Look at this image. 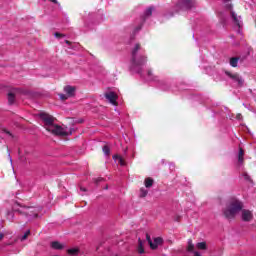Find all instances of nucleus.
Listing matches in <instances>:
<instances>
[{"label": "nucleus", "mask_w": 256, "mask_h": 256, "mask_svg": "<svg viewBox=\"0 0 256 256\" xmlns=\"http://www.w3.org/2000/svg\"><path fill=\"white\" fill-rule=\"evenodd\" d=\"M113 159H115V161H118V163L122 166L125 167V160L123 159V157L119 156V155H114Z\"/></svg>", "instance_id": "nucleus-16"}, {"label": "nucleus", "mask_w": 256, "mask_h": 256, "mask_svg": "<svg viewBox=\"0 0 256 256\" xmlns=\"http://www.w3.org/2000/svg\"><path fill=\"white\" fill-rule=\"evenodd\" d=\"M191 7H193V0H178L176 12L191 9Z\"/></svg>", "instance_id": "nucleus-7"}, {"label": "nucleus", "mask_w": 256, "mask_h": 256, "mask_svg": "<svg viewBox=\"0 0 256 256\" xmlns=\"http://www.w3.org/2000/svg\"><path fill=\"white\" fill-rule=\"evenodd\" d=\"M106 103L117 106V97H106Z\"/></svg>", "instance_id": "nucleus-18"}, {"label": "nucleus", "mask_w": 256, "mask_h": 256, "mask_svg": "<svg viewBox=\"0 0 256 256\" xmlns=\"http://www.w3.org/2000/svg\"><path fill=\"white\" fill-rule=\"evenodd\" d=\"M144 185L147 189L153 187V179L152 178H146L144 181Z\"/></svg>", "instance_id": "nucleus-19"}, {"label": "nucleus", "mask_w": 256, "mask_h": 256, "mask_svg": "<svg viewBox=\"0 0 256 256\" xmlns=\"http://www.w3.org/2000/svg\"><path fill=\"white\" fill-rule=\"evenodd\" d=\"M187 251H189L190 253H193V251H195V245H193V240H188Z\"/></svg>", "instance_id": "nucleus-21"}, {"label": "nucleus", "mask_w": 256, "mask_h": 256, "mask_svg": "<svg viewBox=\"0 0 256 256\" xmlns=\"http://www.w3.org/2000/svg\"><path fill=\"white\" fill-rule=\"evenodd\" d=\"M50 247L52 249H55L56 251H61L62 249H65V245H63L61 242L59 241H53L50 244Z\"/></svg>", "instance_id": "nucleus-13"}, {"label": "nucleus", "mask_w": 256, "mask_h": 256, "mask_svg": "<svg viewBox=\"0 0 256 256\" xmlns=\"http://www.w3.org/2000/svg\"><path fill=\"white\" fill-rule=\"evenodd\" d=\"M244 155H245V152L243 151V148H239V153H238V161H239V163H243Z\"/></svg>", "instance_id": "nucleus-22"}, {"label": "nucleus", "mask_w": 256, "mask_h": 256, "mask_svg": "<svg viewBox=\"0 0 256 256\" xmlns=\"http://www.w3.org/2000/svg\"><path fill=\"white\" fill-rule=\"evenodd\" d=\"M146 240H147L148 244L150 245V249H157V247H159V245L163 244V238H161V237L154 238V242H153V240H151V236L149 234H146Z\"/></svg>", "instance_id": "nucleus-10"}, {"label": "nucleus", "mask_w": 256, "mask_h": 256, "mask_svg": "<svg viewBox=\"0 0 256 256\" xmlns=\"http://www.w3.org/2000/svg\"><path fill=\"white\" fill-rule=\"evenodd\" d=\"M80 190L81 191H87V189L83 188V187H80Z\"/></svg>", "instance_id": "nucleus-36"}, {"label": "nucleus", "mask_w": 256, "mask_h": 256, "mask_svg": "<svg viewBox=\"0 0 256 256\" xmlns=\"http://www.w3.org/2000/svg\"><path fill=\"white\" fill-rule=\"evenodd\" d=\"M60 99H61L62 102L67 101V97H61Z\"/></svg>", "instance_id": "nucleus-33"}, {"label": "nucleus", "mask_w": 256, "mask_h": 256, "mask_svg": "<svg viewBox=\"0 0 256 256\" xmlns=\"http://www.w3.org/2000/svg\"><path fill=\"white\" fill-rule=\"evenodd\" d=\"M138 253H140V255H143V253H145V249L143 248V241L141 240V238L138 239Z\"/></svg>", "instance_id": "nucleus-17"}, {"label": "nucleus", "mask_w": 256, "mask_h": 256, "mask_svg": "<svg viewBox=\"0 0 256 256\" xmlns=\"http://www.w3.org/2000/svg\"><path fill=\"white\" fill-rule=\"evenodd\" d=\"M104 97H119V94L111 89L105 92Z\"/></svg>", "instance_id": "nucleus-15"}, {"label": "nucleus", "mask_w": 256, "mask_h": 256, "mask_svg": "<svg viewBox=\"0 0 256 256\" xmlns=\"http://www.w3.org/2000/svg\"><path fill=\"white\" fill-rule=\"evenodd\" d=\"M3 237H5V235L3 233H0V241L3 239Z\"/></svg>", "instance_id": "nucleus-34"}, {"label": "nucleus", "mask_w": 256, "mask_h": 256, "mask_svg": "<svg viewBox=\"0 0 256 256\" xmlns=\"http://www.w3.org/2000/svg\"><path fill=\"white\" fill-rule=\"evenodd\" d=\"M225 4V9L230 11V17L233 20L234 25L238 27V29H241L243 27V20L241 19V16L237 15L235 11H233V4H231V0H221Z\"/></svg>", "instance_id": "nucleus-6"}, {"label": "nucleus", "mask_w": 256, "mask_h": 256, "mask_svg": "<svg viewBox=\"0 0 256 256\" xmlns=\"http://www.w3.org/2000/svg\"><path fill=\"white\" fill-rule=\"evenodd\" d=\"M241 219H242V221H245L246 223H249V221H253V212L242 208Z\"/></svg>", "instance_id": "nucleus-11"}, {"label": "nucleus", "mask_w": 256, "mask_h": 256, "mask_svg": "<svg viewBox=\"0 0 256 256\" xmlns=\"http://www.w3.org/2000/svg\"><path fill=\"white\" fill-rule=\"evenodd\" d=\"M147 75H148V81H157V77L153 75V71L148 70Z\"/></svg>", "instance_id": "nucleus-23"}, {"label": "nucleus", "mask_w": 256, "mask_h": 256, "mask_svg": "<svg viewBox=\"0 0 256 256\" xmlns=\"http://www.w3.org/2000/svg\"><path fill=\"white\" fill-rule=\"evenodd\" d=\"M16 98L15 97H9L8 98V103L9 105H15V102H16Z\"/></svg>", "instance_id": "nucleus-27"}, {"label": "nucleus", "mask_w": 256, "mask_h": 256, "mask_svg": "<svg viewBox=\"0 0 256 256\" xmlns=\"http://www.w3.org/2000/svg\"><path fill=\"white\" fill-rule=\"evenodd\" d=\"M68 254L69 255H78L79 254V249H77V248L68 249Z\"/></svg>", "instance_id": "nucleus-25"}, {"label": "nucleus", "mask_w": 256, "mask_h": 256, "mask_svg": "<svg viewBox=\"0 0 256 256\" xmlns=\"http://www.w3.org/2000/svg\"><path fill=\"white\" fill-rule=\"evenodd\" d=\"M15 213H18V215H23L28 219V221H31V219H37L39 217V209L36 207H28L23 206L19 203H16L12 207V212H7V219L10 221H15Z\"/></svg>", "instance_id": "nucleus-4"}, {"label": "nucleus", "mask_w": 256, "mask_h": 256, "mask_svg": "<svg viewBox=\"0 0 256 256\" xmlns=\"http://www.w3.org/2000/svg\"><path fill=\"white\" fill-rule=\"evenodd\" d=\"M3 133H6V135H9V137H13V134H11L7 129H2Z\"/></svg>", "instance_id": "nucleus-29"}, {"label": "nucleus", "mask_w": 256, "mask_h": 256, "mask_svg": "<svg viewBox=\"0 0 256 256\" xmlns=\"http://www.w3.org/2000/svg\"><path fill=\"white\" fill-rule=\"evenodd\" d=\"M153 9V7H149L148 9H146V11L144 12V16L141 18V23L134 29L133 33H139V31H141V27H143V23H145L147 17H151V15H153Z\"/></svg>", "instance_id": "nucleus-9"}, {"label": "nucleus", "mask_w": 256, "mask_h": 256, "mask_svg": "<svg viewBox=\"0 0 256 256\" xmlns=\"http://www.w3.org/2000/svg\"><path fill=\"white\" fill-rule=\"evenodd\" d=\"M147 65V54L141 44H135L131 49L130 70L132 73H143V66Z\"/></svg>", "instance_id": "nucleus-1"}, {"label": "nucleus", "mask_w": 256, "mask_h": 256, "mask_svg": "<svg viewBox=\"0 0 256 256\" xmlns=\"http://www.w3.org/2000/svg\"><path fill=\"white\" fill-rule=\"evenodd\" d=\"M64 92L66 95H69V97H75L76 92H77V87L67 85L64 87Z\"/></svg>", "instance_id": "nucleus-12"}, {"label": "nucleus", "mask_w": 256, "mask_h": 256, "mask_svg": "<svg viewBox=\"0 0 256 256\" xmlns=\"http://www.w3.org/2000/svg\"><path fill=\"white\" fill-rule=\"evenodd\" d=\"M243 116L241 114H237L236 119H242Z\"/></svg>", "instance_id": "nucleus-31"}, {"label": "nucleus", "mask_w": 256, "mask_h": 256, "mask_svg": "<svg viewBox=\"0 0 256 256\" xmlns=\"http://www.w3.org/2000/svg\"><path fill=\"white\" fill-rule=\"evenodd\" d=\"M238 33H241V30H238Z\"/></svg>", "instance_id": "nucleus-38"}, {"label": "nucleus", "mask_w": 256, "mask_h": 256, "mask_svg": "<svg viewBox=\"0 0 256 256\" xmlns=\"http://www.w3.org/2000/svg\"><path fill=\"white\" fill-rule=\"evenodd\" d=\"M241 58L239 57H231L230 60H229V64L231 67H237V65H239V60Z\"/></svg>", "instance_id": "nucleus-14"}, {"label": "nucleus", "mask_w": 256, "mask_h": 256, "mask_svg": "<svg viewBox=\"0 0 256 256\" xmlns=\"http://www.w3.org/2000/svg\"><path fill=\"white\" fill-rule=\"evenodd\" d=\"M54 37H56L57 39H59V38L63 37V34H61V33H59V32H56V33L54 34Z\"/></svg>", "instance_id": "nucleus-30"}, {"label": "nucleus", "mask_w": 256, "mask_h": 256, "mask_svg": "<svg viewBox=\"0 0 256 256\" xmlns=\"http://www.w3.org/2000/svg\"><path fill=\"white\" fill-rule=\"evenodd\" d=\"M29 235H31L30 230H28L24 233V235L21 237V241H25V239H27V237H29Z\"/></svg>", "instance_id": "nucleus-26"}, {"label": "nucleus", "mask_w": 256, "mask_h": 256, "mask_svg": "<svg viewBox=\"0 0 256 256\" xmlns=\"http://www.w3.org/2000/svg\"><path fill=\"white\" fill-rule=\"evenodd\" d=\"M225 76L229 77V79H231V81H233V83H237L239 86H242L244 81H243V77H241V75H239V73H232L229 71H224Z\"/></svg>", "instance_id": "nucleus-8"}, {"label": "nucleus", "mask_w": 256, "mask_h": 256, "mask_svg": "<svg viewBox=\"0 0 256 256\" xmlns=\"http://www.w3.org/2000/svg\"><path fill=\"white\" fill-rule=\"evenodd\" d=\"M102 151L104 153V155L106 156H109L111 154V148H109L108 145H105L103 148H102Z\"/></svg>", "instance_id": "nucleus-24"}, {"label": "nucleus", "mask_w": 256, "mask_h": 256, "mask_svg": "<svg viewBox=\"0 0 256 256\" xmlns=\"http://www.w3.org/2000/svg\"><path fill=\"white\" fill-rule=\"evenodd\" d=\"M39 117L43 121L46 131L52 133V135L59 137H67V135H69L67 128H63L62 126L55 124V118L48 113L41 112Z\"/></svg>", "instance_id": "nucleus-3"}, {"label": "nucleus", "mask_w": 256, "mask_h": 256, "mask_svg": "<svg viewBox=\"0 0 256 256\" xmlns=\"http://www.w3.org/2000/svg\"><path fill=\"white\" fill-rule=\"evenodd\" d=\"M148 191L144 188L140 189V197H147Z\"/></svg>", "instance_id": "nucleus-28"}, {"label": "nucleus", "mask_w": 256, "mask_h": 256, "mask_svg": "<svg viewBox=\"0 0 256 256\" xmlns=\"http://www.w3.org/2000/svg\"><path fill=\"white\" fill-rule=\"evenodd\" d=\"M59 97H65V94H59Z\"/></svg>", "instance_id": "nucleus-37"}, {"label": "nucleus", "mask_w": 256, "mask_h": 256, "mask_svg": "<svg viewBox=\"0 0 256 256\" xmlns=\"http://www.w3.org/2000/svg\"><path fill=\"white\" fill-rule=\"evenodd\" d=\"M243 211V202H241L237 198H230L227 203L226 207L223 210V215L226 219H235L239 213Z\"/></svg>", "instance_id": "nucleus-5"}, {"label": "nucleus", "mask_w": 256, "mask_h": 256, "mask_svg": "<svg viewBox=\"0 0 256 256\" xmlns=\"http://www.w3.org/2000/svg\"><path fill=\"white\" fill-rule=\"evenodd\" d=\"M66 45H71V42L68 40H65Z\"/></svg>", "instance_id": "nucleus-35"}, {"label": "nucleus", "mask_w": 256, "mask_h": 256, "mask_svg": "<svg viewBox=\"0 0 256 256\" xmlns=\"http://www.w3.org/2000/svg\"><path fill=\"white\" fill-rule=\"evenodd\" d=\"M52 3H55L56 5H59V2L57 0H50Z\"/></svg>", "instance_id": "nucleus-32"}, {"label": "nucleus", "mask_w": 256, "mask_h": 256, "mask_svg": "<svg viewBox=\"0 0 256 256\" xmlns=\"http://www.w3.org/2000/svg\"><path fill=\"white\" fill-rule=\"evenodd\" d=\"M0 89H4L7 92L8 97H47L49 93L47 91H33L26 87H13L0 84Z\"/></svg>", "instance_id": "nucleus-2"}, {"label": "nucleus", "mask_w": 256, "mask_h": 256, "mask_svg": "<svg viewBox=\"0 0 256 256\" xmlns=\"http://www.w3.org/2000/svg\"><path fill=\"white\" fill-rule=\"evenodd\" d=\"M197 249H200L201 251H205L207 249V243L206 242H200L196 244Z\"/></svg>", "instance_id": "nucleus-20"}]
</instances>
